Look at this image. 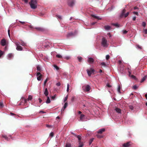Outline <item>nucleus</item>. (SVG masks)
I'll return each mask as SVG.
<instances>
[{
	"mask_svg": "<svg viewBox=\"0 0 147 147\" xmlns=\"http://www.w3.org/2000/svg\"><path fill=\"white\" fill-rule=\"evenodd\" d=\"M37 2L36 0H31L29 2L31 8L33 9H35L37 7Z\"/></svg>",
	"mask_w": 147,
	"mask_h": 147,
	"instance_id": "nucleus-1",
	"label": "nucleus"
},
{
	"mask_svg": "<svg viewBox=\"0 0 147 147\" xmlns=\"http://www.w3.org/2000/svg\"><path fill=\"white\" fill-rule=\"evenodd\" d=\"M126 11V10L125 9H123L120 15V17L121 18H122L123 17H124L125 18L127 17L129 15V12H127L126 13H125Z\"/></svg>",
	"mask_w": 147,
	"mask_h": 147,
	"instance_id": "nucleus-2",
	"label": "nucleus"
},
{
	"mask_svg": "<svg viewBox=\"0 0 147 147\" xmlns=\"http://www.w3.org/2000/svg\"><path fill=\"white\" fill-rule=\"evenodd\" d=\"M107 42V40L105 38H102L101 44L103 47H107L108 46Z\"/></svg>",
	"mask_w": 147,
	"mask_h": 147,
	"instance_id": "nucleus-3",
	"label": "nucleus"
},
{
	"mask_svg": "<svg viewBox=\"0 0 147 147\" xmlns=\"http://www.w3.org/2000/svg\"><path fill=\"white\" fill-rule=\"evenodd\" d=\"M86 71L89 76H90L92 74H94L95 71V70L92 68H90L89 70L87 69Z\"/></svg>",
	"mask_w": 147,
	"mask_h": 147,
	"instance_id": "nucleus-4",
	"label": "nucleus"
},
{
	"mask_svg": "<svg viewBox=\"0 0 147 147\" xmlns=\"http://www.w3.org/2000/svg\"><path fill=\"white\" fill-rule=\"evenodd\" d=\"M15 44L17 47L16 49L18 51H22V47L20 45V43L19 42H16Z\"/></svg>",
	"mask_w": 147,
	"mask_h": 147,
	"instance_id": "nucleus-5",
	"label": "nucleus"
},
{
	"mask_svg": "<svg viewBox=\"0 0 147 147\" xmlns=\"http://www.w3.org/2000/svg\"><path fill=\"white\" fill-rule=\"evenodd\" d=\"M74 0H68V5L71 7H73L74 4Z\"/></svg>",
	"mask_w": 147,
	"mask_h": 147,
	"instance_id": "nucleus-6",
	"label": "nucleus"
},
{
	"mask_svg": "<svg viewBox=\"0 0 147 147\" xmlns=\"http://www.w3.org/2000/svg\"><path fill=\"white\" fill-rule=\"evenodd\" d=\"M83 88L84 90L86 92L89 91L90 89V86L88 85L83 86Z\"/></svg>",
	"mask_w": 147,
	"mask_h": 147,
	"instance_id": "nucleus-7",
	"label": "nucleus"
},
{
	"mask_svg": "<svg viewBox=\"0 0 147 147\" xmlns=\"http://www.w3.org/2000/svg\"><path fill=\"white\" fill-rule=\"evenodd\" d=\"M0 44L2 46L6 45L7 44L6 40L4 38L2 39L1 41Z\"/></svg>",
	"mask_w": 147,
	"mask_h": 147,
	"instance_id": "nucleus-8",
	"label": "nucleus"
},
{
	"mask_svg": "<svg viewBox=\"0 0 147 147\" xmlns=\"http://www.w3.org/2000/svg\"><path fill=\"white\" fill-rule=\"evenodd\" d=\"M34 28L37 30L41 32H43L45 31V29L40 27H36Z\"/></svg>",
	"mask_w": 147,
	"mask_h": 147,
	"instance_id": "nucleus-9",
	"label": "nucleus"
},
{
	"mask_svg": "<svg viewBox=\"0 0 147 147\" xmlns=\"http://www.w3.org/2000/svg\"><path fill=\"white\" fill-rule=\"evenodd\" d=\"M37 76V79L38 80L40 81L41 80L42 75L40 73V72H38L36 74Z\"/></svg>",
	"mask_w": 147,
	"mask_h": 147,
	"instance_id": "nucleus-10",
	"label": "nucleus"
},
{
	"mask_svg": "<svg viewBox=\"0 0 147 147\" xmlns=\"http://www.w3.org/2000/svg\"><path fill=\"white\" fill-rule=\"evenodd\" d=\"M94 59L91 57H89L87 60V61L90 64L94 62Z\"/></svg>",
	"mask_w": 147,
	"mask_h": 147,
	"instance_id": "nucleus-11",
	"label": "nucleus"
},
{
	"mask_svg": "<svg viewBox=\"0 0 147 147\" xmlns=\"http://www.w3.org/2000/svg\"><path fill=\"white\" fill-rule=\"evenodd\" d=\"M105 131V128H102L99 129L97 132L98 134H102L103 132Z\"/></svg>",
	"mask_w": 147,
	"mask_h": 147,
	"instance_id": "nucleus-12",
	"label": "nucleus"
},
{
	"mask_svg": "<svg viewBox=\"0 0 147 147\" xmlns=\"http://www.w3.org/2000/svg\"><path fill=\"white\" fill-rule=\"evenodd\" d=\"M130 142H127L126 143H124L123 145V147H129L130 145Z\"/></svg>",
	"mask_w": 147,
	"mask_h": 147,
	"instance_id": "nucleus-13",
	"label": "nucleus"
},
{
	"mask_svg": "<svg viewBox=\"0 0 147 147\" xmlns=\"http://www.w3.org/2000/svg\"><path fill=\"white\" fill-rule=\"evenodd\" d=\"M46 80H45L44 82V94L46 96Z\"/></svg>",
	"mask_w": 147,
	"mask_h": 147,
	"instance_id": "nucleus-14",
	"label": "nucleus"
},
{
	"mask_svg": "<svg viewBox=\"0 0 147 147\" xmlns=\"http://www.w3.org/2000/svg\"><path fill=\"white\" fill-rule=\"evenodd\" d=\"M78 147H82L84 145L83 142H81V141H78Z\"/></svg>",
	"mask_w": 147,
	"mask_h": 147,
	"instance_id": "nucleus-15",
	"label": "nucleus"
},
{
	"mask_svg": "<svg viewBox=\"0 0 147 147\" xmlns=\"http://www.w3.org/2000/svg\"><path fill=\"white\" fill-rule=\"evenodd\" d=\"M91 16L92 17L95 18L98 20H101V18L100 17L96 16L94 15H92Z\"/></svg>",
	"mask_w": 147,
	"mask_h": 147,
	"instance_id": "nucleus-16",
	"label": "nucleus"
},
{
	"mask_svg": "<svg viewBox=\"0 0 147 147\" xmlns=\"http://www.w3.org/2000/svg\"><path fill=\"white\" fill-rule=\"evenodd\" d=\"M104 28L105 30H108L110 29L111 27L109 26H104Z\"/></svg>",
	"mask_w": 147,
	"mask_h": 147,
	"instance_id": "nucleus-17",
	"label": "nucleus"
},
{
	"mask_svg": "<svg viewBox=\"0 0 147 147\" xmlns=\"http://www.w3.org/2000/svg\"><path fill=\"white\" fill-rule=\"evenodd\" d=\"M85 117L84 115L83 114H81L80 117V120L81 121H82L84 119V117Z\"/></svg>",
	"mask_w": 147,
	"mask_h": 147,
	"instance_id": "nucleus-18",
	"label": "nucleus"
},
{
	"mask_svg": "<svg viewBox=\"0 0 147 147\" xmlns=\"http://www.w3.org/2000/svg\"><path fill=\"white\" fill-rule=\"evenodd\" d=\"M115 110L118 113H121V110L120 109L118 108H116L115 109Z\"/></svg>",
	"mask_w": 147,
	"mask_h": 147,
	"instance_id": "nucleus-19",
	"label": "nucleus"
},
{
	"mask_svg": "<svg viewBox=\"0 0 147 147\" xmlns=\"http://www.w3.org/2000/svg\"><path fill=\"white\" fill-rule=\"evenodd\" d=\"M147 78V76H145L144 77H143L142 79V80H141V82H143Z\"/></svg>",
	"mask_w": 147,
	"mask_h": 147,
	"instance_id": "nucleus-20",
	"label": "nucleus"
},
{
	"mask_svg": "<svg viewBox=\"0 0 147 147\" xmlns=\"http://www.w3.org/2000/svg\"><path fill=\"white\" fill-rule=\"evenodd\" d=\"M1 136L2 137L4 138L5 140H8V138L6 135H2Z\"/></svg>",
	"mask_w": 147,
	"mask_h": 147,
	"instance_id": "nucleus-21",
	"label": "nucleus"
},
{
	"mask_svg": "<svg viewBox=\"0 0 147 147\" xmlns=\"http://www.w3.org/2000/svg\"><path fill=\"white\" fill-rule=\"evenodd\" d=\"M74 35V34L72 32H70V33H68L67 35V37H69L70 36H73Z\"/></svg>",
	"mask_w": 147,
	"mask_h": 147,
	"instance_id": "nucleus-22",
	"label": "nucleus"
},
{
	"mask_svg": "<svg viewBox=\"0 0 147 147\" xmlns=\"http://www.w3.org/2000/svg\"><path fill=\"white\" fill-rule=\"evenodd\" d=\"M51 101L49 97L47 96V103H49Z\"/></svg>",
	"mask_w": 147,
	"mask_h": 147,
	"instance_id": "nucleus-23",
	"label": "nucleus"
},
{
	"mask_svg": "<svg viewBox=\"0 0 147 147\" xmlns=\"http://www.w3.org/2000/svg\"><path fill=\"white\" fill-rule=\"evenodd\" d=\"M129 107L131 110H133L134 109L133 106L132 105H130L129 106Z\"/></svg>",
	"mask_w": 147,
	"mask_h": 147,
	"instance_id": "nucleus-24",
	"label": "nucleus"
},
{
	"mask_svg": "<svg viewBox=\"0 0 147 147\" xmlns=\"http://www.w3.org/2000/svg\"><path fill=\"white\" fill-rule=\"evenodd\" d=\"M36 68L37 69L38 71H41V68L39 65H38Z\"/></svg>",
	"mask_w": 147,
	"mask_h": 147,
	"instance_id": "nucleus-25",
	"label": "nucleus"
},
{
	"mask_svg": "<svg viewBox=\"0 0 147 147\" xmlns=\"http://www.w3.org/2000/svg\"><path fill=\"white\" fill-rule=\"evenodd\" d=\"M20 44L23 46H25L26 45V44L22 41H21L20 42Z\"/></svg>",
	"mask_w": 147,
	"mask_h": 147,
	"instance_id": "nucleus-26",
	"label": "nucleus"
},
{
	"mask_svg": "<svg viewBox=\"0 0 147 147\" xmlns=\"http://www.w3.org/2000/svg\"><path fill=\"white\" fill-rule=\"evenodd\" d=\"M56 16L60 20H61L62 19V18L61 16L57 15H56Z\"/></svg>",
	"mask_w": 147,
	"mask_h": 147,
	"instance_id": "nucleus-27",
	"label": "nucleus"
},
{
	"mask_svg": "<svg viewBox=\"0 0 147 147\" xmlns=\"http://www.w3.org/2000/svg\"><path fill=\"white\" fill-rule=\"evenodd\" d=\"M13 56V55L11 53L9 54L8 55V57L10 59Z\"/></svg>",
	"mask_w": 147,
	"mask_h": 147,
	"instance_id": "nucleus-28",
	"label": "nucleus"
},
{
	"mask_svg": "<svg viewBox=\"0 0 147 147\" xmlns=\"http://www.w3.org/2000/svg\"><path fill=\"white\" fill-rule=\"evenodd\" d=\"M94 139V138H92L91 139H90V140H89V143L90 145L92 143V142L93 141Z\"/></svg>",
	"mask_w": 147,
	"mask_h": 147,
	"instance_id": "nucleus-29",
	"label": "nucleus"
},
{
	"mask_svg": "<svg viewBox=\"0 0 147 147\" xmlns=\"http://www.w3.org/2000/svg\"><path fill=\"white\" fill-rule=\"evenodd\" d=\"M76 137H77L78 139V141H81V136L80 135H77Z\"/></svg>",
	"mask_w": 147,
	"mask_h": 147,
	"instance_id": "nucleus-30",
	"label": "nucleus"
},
{
	"mask_svg": "<svg viewBox=\"0 0 147 147\" xmlns=\"http://www.w3.org/2000/svg\"><path fill=\"white\" fill-rule=\"evenodd\" d=\"M67 106V102H65L63 106V110H64Z\"/></svg>",
	"mask_w": 147,
	"mask_h": 147,
	"instance_id": "nucleus-31",
	"label": "nucleus"
},
{
	"mask_svg": "<svg viewBox=\"0 0 147 147\" xmlns=\"http://www.w3.org/2000/svg\"><path fill=\"white\" fill-rule=\"evenodd\" d=\"M96 136L98 138H101L103 137V136H102L99 134H97Z\"/></svg>",
	"mask_w": 147,
	"mask_h": 147,
	"instance_id": "nucleus-32",
	"label": "nucleus"
},
{
	"mask_svg": "<svg viewBox=\"0 0 147 147\" xmlns=\"http://www.w3.org/2000/svg\"><path fill=\"white\" fill-rule=\"evenodd\" d=\"M78 60L80 62H81L82 61V58L81 57H78Z\"/></svg>",
	"mask_w": 147,
	"mask_h": 147,
	"instance_id": "nucleus-33",
	"label": "nucleus"
},
{
	"mask_svg": "<svg viewBox=\"0 0 147 147\" xmlns=\"http://www.w3.org/2000/svg\"><path fill=\"white\" fill-rule=\"evenodd\" d=\"M32 99V96L30 95L28 96V98L27 99L28 100H31Z\"/></svg>",
	"mask_w": 147,
	"mask_h": 147,
	"instance_id": "nucleus-34",
	"label": "nucleus"
},
{
	"mask_svg": "<svg viewBox=\"0 0 147 147\" xmlns=\"http://www.w3.org/2000/svg\"><path fill=\"white\" fill-rule=\"evenodd\" d=\"M53 66L57 70L59 69V67L57 65H54Z\"/></svg>",
	"mask_w": 147,
	"mask_h": 147,
	"instance_id": "nucleus-35",
	"label": "nucleus"
},
{
	"mask_svg": "<svg viewBox=\"0 0 147 147\" xmlns=\"http://www.w3.org/2000/svg\"><path fill=\"white\" fill-rule=\"evenodd\" d=\"M113 25L114 26H115L116 27H119V25L118 24H113Z\"/></svg>",
	"mask_w": 147,
	"mask_h": 147,
	"instance_id": "nucleus-36",
	"label": "nucleus"
},
{
	"mask_svg": "<svg viewBox=\"0 0 147 147\" xmlns=\"http://www.w3.org/2000/svg\"><path fill=\"white\" fill-rule=\"evenodd\" d=\"M53 126L51 125H49L47 124V127L49 128H53Z\"/></svg>",
	"mask_w": 147,
	"mask_h": 147,
	"instance_id": "nucleus-37",
	"label": "nucleus"
},
{
	"mask_svg": "<svg viewBox=\"0 0 147 147\" xmlns=\"http://www.w3.org/2000/svg\"><path fill=\"white\" fill-rule=\"evenodd\" d=\"M71 145L70 144H67L66 145L65 147H71Z\"/></svg>",
	"mask_w": 147,
	"mask_h": 147,
	"instance_id": "nucleus-38",
	"label": "nucleus"
},
{
	"mask_svg": "<svg viewBox=\"0 0 147 147\" xmlns=\"http://www.w3.org/2000/svg\"><path fill=\"white\" fill-rule=\"evenodd\" d=\"M101 65H102V66H103L104 67H106V64L104 62H102L101 63Z\"/></svg>",
	"mask_w": 147,
	"mask_h": 147,
	"instance_id": "nucleus-39",
	"label": "nucleus"
},
{
	"mask_svg": "<svg viewBox=\"0 0 147 147\" xmlns=\"http://www.w3.org/2000/svg\"><path fill=\"white\" fill-rule=\"evenodd\" d=\"M69 84H67V92H68L69 91Z\"/></svg>",
	"mask_w": 147,
	"mask_h": 147,
	"instance_id": "nucleus-40",
	"label": "nucleus"
},
{
	"mask_svg": "<svg viewBox=\"0 0 147 147\" xmlns=\"http://www.w3.org/2000/svg\"><path fill=\"white\" fill-rule=\"evenodd\" d=\"M56 56L58 58H61L62 57V56L59 54H57L56 55Z\"/></svg>",
	"mask_w": 147,
	"mask_h": 147,
	"instance_id": "nucleus-41",
	"label": "nucleus"
},
{
	"mask_svg": "<svg viewBox=\"0 0 147 147\" xmlns=\"http://www.w3.org/2000/svg\"><path fill=\"white\" fill-rule=\"evenodd\" d=\"M67 98H68V95H67L66 96L64 99V100H63V101L64 102H65L66 100H67Z\"/></svg>",
	"mask_w": 147,
	"mask_h": 147,
	"instance_id": "nucleus-42",
	"label": "nucleus"
},
{
	"mask_svg": "<svg viewBox=\"0 0 147 147\" xmlns=\"http://www.w3.org/2000/svg\"><path fill=\"white\" fill-rule=\"evenodd\" d=\"M146 24V23L145 22H142V25L143 27H145Z\"/></svg>",
	"mask_w": 147,
	"mask_h": 147,
	"instance_id": "nucleus-43",
	"label": "nucleus"
},
{
	"mask_svg": "<svg viewBox=\"0 0 147 147\" xmlns=\"http://www.w3.org/2000/svg\"><path fill=\"white\" fill-rule=\"evenodd\" d=\"M4 105L3 103L2 102H0V107L1 108H2L3 107Z\"/></svg>",
	"mask_w": 147,
	"mask_h": 147,
	"instance_id": "nucleus-44",
	"label": "nucleus"
},
{
	"mask_svg": "<svg viewBox=\"0 0 147 147\" xmlns=\"http://www.w3.org/2000/svg\"><path fill=\"white\" fill-rule=\"evenodd\" d=\"M51 78V77H50L49 76H48V77L47 78V82L48 80H49Z\"/></svg>",
	"mask_w": 147,
	"mask_h": 147,
	"instance_id": "nucleus-45",
	"label": "nucleus"
},
{
	"mask_svg": "<svg viewBox=\"0 0 147 147\" xmlns=\"http://www.w3.org/2000/svg\"><path fill=\"white\" fill-rule=\"evenodd\" d=\"M138 87L136 85H134L133 87V88L134 90L136 89Z\"/></svg>",
	"mask_w": 147,
	"mask_h": 147,
	"instance_id": "nucleus-46",
	"label": "nucleus"
},
{
	"mask_svg": "<svg viewBox=\"0 0 147 147\" xmlns=\"http://www.w3.org/2000/svg\"><path fill=\"white\" fill-rule=\"evenodd\" d=\"M54 136V133L53 132H52L50 133V136L51 137H53Z\"/></svg>",
	"mask_w": 147,
	"mask_h": 147,
	"instance_id": "nucleus-47",
	"label": "nucleus"
},
{
	"mask_svg": "<svg viewBox=\"0 0 147 147\" xmlns=\"http://www.w3.org/2000/svg\"><path fill=\"white\" fill-rule=\"evenodd\" d=\"M110 56L109 55H107L106 56V58L107 60H108Z\"/></svg>",
	"mask_w": 147,
	"mask_h": 147,
	"instance_id": "nucleus-48",
	"label": "nucleus"
},
{
	"mask_svg": "<svg viewBox=\"0 0 147 147\" xmlns=\"http://www.w3.org/2000/svg\"><path fill=\"white\" fill-rule=\"evenodd\" d=\"M123 34H125L127 32V31L126 30H123Z\"/></svg>",
	"mask_w": 147,
	"mask_h": 147,
	"instance_id": "nucleus-49",
	"label": "nucleus"
},
{
	"mask_svg": "<svg viewBox=\"0 0 147 147\" xmlns=\"http://www.w3.org/2000/svg\"><path fill=\"white\" fill-rule=\"evenodd\" d=\"M120 89H121V87L120 86H119L118 87V91L119 93H121V92L120 91Z\"/></svg>",
	"mask_w": 147,
	"mask_h": 147,
	"instance_id": "nucleus-50",
	"label": "nucleus"
},
{
	"mask_svg": "<svg viewBox=\"0 0 147 147\" xmlns=\"http://www.w3.org/2000/svg\"><path fill=\"white\" fill-rule=\"evenodd\" d=\"M64 58L66 59L67 60H68L70 59V57H69V56H66V57H64Z\"/></svg>",
	"mask_w": 147,
	"mask_h": 147,
	"instance_id": "nucleus-51",
	"label": "nucleus"
},
{
	"mask_svg": "<svg viewBox=\"0 0 147 147\" xmlns=\"http://www.w3.org/2000/svg\"><path fill=\"white\" fill-rule=\"evenodd\" d=\"M61 85L60 83V82H58L57 83H56V85L57 86H59Z\"/></svg>",
	"mask_w": 147,
	"mask_h": 147,
	"instance_id": "nucleus-52",
	"label": "nucleus"
},
{
	"mask_svg": "<svg viewBox=\"0 0 147 147\" xmlns=\"http://www.w3.org/2000/svg\"><path fill=\"white\" fill-rule=\"evenodd\" d=\"M56 98V95H54L53 96L51 97V99L53 100H54Z\"/></svg>",
	"mask_w": 147,
	"mask_h": 147,
	"instance_id": "nucleus-53",
	"label": "nucleus"
},
{
	"mask_svg": "<svg viewBox=\"0 0 147 147\" xmlns=\"http://www.w3.org/2000/svg\"><path fill=\"white\" fill-rule=\"evenodd\" d=\"M3 55V53L2 51L0 50V57L2 56Z\"/></svg>",
	"mask_w": 147,
	"mask_h": 147,
	"instance_id": "nucleus-54",
	"label": "nucleus"
},
{
	"mask_svg": "<svg viewBox=\"0 0 147 147\" xmlns=\"http://www.w3.org/2000/svg\"><path fill=\"white\" fill-rule=\"evenodd\" d=\"M133 13L134 14H135L138 16V13L137 12L134 11L133 12Z\"/></svg>",
	"mask_w": 147,
	"mask_h": 147,
	"instance_id": "nucleus-55",
	"label": "nucleus"
},
{
	"mask_svg": "<svg viewBox=\"0 0 147 147\" xmlns=\"http://www.w3.org/2000/svg\"><path fill=\"white\" fill-rule=\"evenodd\" d=\"M28 99H24V102L25 103H26L27 102Z\"/></svg>",
	"mask_w": 147,
	"mask_h": 147,
	"instance_id": "nucleus-56",
	"label": "nucleus"
},
{
	"mask_svg": "<svg viewBox=\"0 0 147 147\" xmlns=\"http://www.w3.org/2000/svg\"><path fill=\"white\" fill-rule=\"evenodd\" d=\"M19 22L22 24H24L26 23V22H22L21 21H19Z\"/></svg>",
	"mask_w": 147,
	"mask_h": 147,
	"instance_id": "nucleus-57",
	"label": "nucleus"
},
{
	"mask_svg": "<svg viewBox=\"0 0 147 147\" xmlns=\"http://www.w3.org/2000/svg\"><path fill=\"white\" fill-rule=\"evenodd\" d=\"M107 86L109 88H111V86L109 84H107Z\"/></svg>",
	"mask_w": 147,
	"mask_h": 147,
	"instance_id": "nucleus-58",
	"label": "nucleus"
},
{
	"mask_svg": "<svg viewBox=\"0 0 147 147\" xmlns=\"http://www.w3.org/2000/svg\"><path fill=\"white\" fill-rule=\"evenodd\" d=\"M131 76L132 78L134 79H135L136 78V77L133 75H131Z\"/></svg>",
	"mask_w": 147,
	"mask_h": 147,
	"instance_id": "nucleus-59",
	"label": "nucleus"
},
{
	"mask_svg": "<svg viewBox=\"0 0 147 147\" xmlns=\"http://www.w3.org/2000/svg\"><path fill=\"white\" fill-rule=\"evenodd\" d=\"M136 19V16H134L132 20L133 21H135Z\"/></svg>",
	"mask_w": 147,
	"mask_h": 147,
	"instance_id": "nucleus-60",
	"label": "nucleus"
},
{
	"mask_svg": "<svg viewBox=\"0 0 147 147\" xmlns=\"http://www.w3.org/2000/svg\"><path fill=\"white\" fill-rule=\"evenodd\" d=\"M137 47L139 49H142L141 47L139 45H137Z\"/></svg>",
	"mask_w": 147,
	"mask_h": 147,
	"instance_id": "nucleus-61",
	"label": "nucleus"
},
{
	"mask_svg": "<svg viewBox=\"0 0 147 147\" xmlns=\"http://www.w3.org/2000/svg\"><path fill=\"white\" fill-rule=\"evenodd\" d=\"M39 113H45V112H44L42 111H40V112H39Z\"/></svg>",
	"mask_w": 147,
	"mask_h": 147,
	"instance_id": "nucleus-62",
	"label": "nucleus"
},
{
	"mask_svg": "<svg viewBox=\"0 0 147 147\" xmlns=\"http://www.w3.org/2000/svg\"><path fill=\"white\" fill-rule=\"evenodd\" d=\"M71 133L75 137L77 135L76 134H75L73 133V132H72Z\"/></svg>",
	"mask_w": 147,
	"mask_h": 147,
	"instance_id": "nucleus-63",
	"label": "nucleus"
},
{
	"mask_svg": "<svg viewBox=\"0 0 147 147\" xmlns=\"http://www.w3.org/2000/svg\"><path fill=\"white\" fill-rule=\"evenodd\" d=\"M144 32L145 34H147V29H146L144 30Z\"/></svg>",
	"mask_w": 147,
	"mask_h": 147,
	"instance_id": "nucleus-64",
	"label": "nucleus"
}]
</instances>
